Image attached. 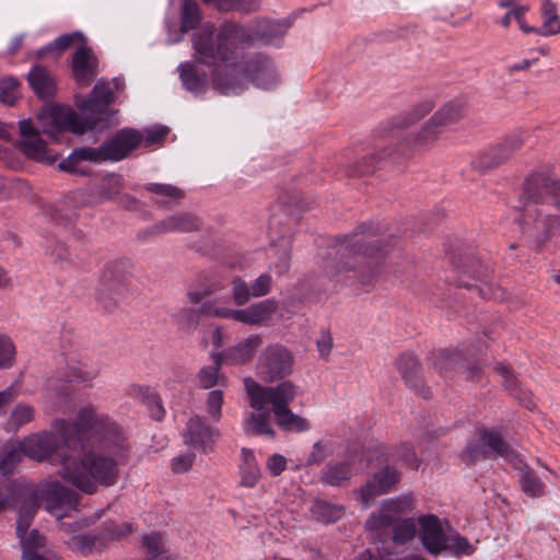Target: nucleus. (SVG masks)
<instances>
[{
  "instance_id": "a211bd4d",
  "label": "nucleus",
  "mask_w": 560,
  "mask_h": 560,
  "mask_svg": "<svg viewBox=\"0 0 560 560\" xmlns=\"http://www.w3.org/2000/svg\"><path fill=\"white\" fill-rule=\"evenodd\" d=\"M114 93L110 83L98 81L92 91L91 97L83 102L81 112L88 117H98V122L107 119V106L113 102Z\"/></svg>"
},
{
  "instance_id": "5701e85b",
  "label": "nucleus",
  "mask_w": 560,
  "mask_h": 560,
  "mask_svg": "<svg viewBox=\"0 0 560 560\" xmlns=\"http://www.w3.org/2000/svg\"><path fill=\"white\" fill-rule=\"evenodd\" d=\"M102 163L107 161L103 144L98 148L82 147L75 148L66 159L60 161L59 168L69 173H79L80 162Z\"/></svg>"
},
{
  "instance_id": "79ce46f5",
  "label": "nucleus",
  "mask_w": 560,
  "mask_h": 560,
  "mask_svg": "<svg viewBox=\"0 0 560 560\" xmlns=\"http://www.w3.org/2000/svg\"><path fill=\"white\" fill-rule=\"evenodd\" d=\"M144 189L160 196L164 205L177 202L185 197L180 188L171 184L150 183L144 186Z\"/></svg>"
},
{
  "instance_id": "6e6d98bb",
  "label": "nucleus",
  "mask_w": 560,
  "mask_h": 560,
  "mask_svg": "<svg viewBox=\"0 0 560 560\" xmlns=\"http://www.w3.org/2000/svg\"><path fill=\"white\" fill-rule=\"evenodd\" d=\"M396 368L407 384H412L417 375L419 363L411 354H402L396 361Z\"/></svg>"
},
{
  "instance_id": "f3484780",
  "label": "nucleus",
  "mask_w": 560,
  "mask_h": 560,
  "mask_svg": "<svg viewBox=\"0 0 560 560\" xmlns=\"http://www.w3.org/2000/svg\"><path fill=\"white\" fill-rule=\"evenodd\" d=\"M143 136L140 131L124 128L108 141L103 143L107 161H120L142 142Z\"/></svg>"
},
{
  "instance_id": "8fccbe9b",
  "label": "nucleus",
  "mask_w": 560,
  "mask_h": 560,
  "mask_svg": "<svg viewBox=\"0 0 560 560\" xmlns=\"http://www.w3.org/2000/svg\"><path fill=\"white\" fill-rule=\"evenodd\" d=\"M16 361V347L12 338L0 334V370L11 369Z\"/></svg>"
},
{
  "instance_id": "39448f33",
  "label": "nucleus",
  "mask_w": 560,
  "mask_h": 560,
  "mask_svg": "<svg viewBox=\"0 0 560 560\" xmlns=\"http://www.w3.org/2000/svg\"><path fill=\"white\" fill-rule=\"evenodd\" d=\"M77 440H81L78 417L71 423L57 419L51 431L33 434L21 441V448L25 456L42 462L50 459L63 446H74Z\"/></svg>"
},
{
  "instance_id": "4468645a",
  "label": "nucleus",
  "mask_w": 560,
  "mask_h": 560,
  "mask_svg": "<svg viewBox=\"0 0 560 560\" xmlns=\"http://www.w3.org/2000/svg\"><path fill=\"white\" fill-rule=\"evenodd\" d=\"M262 343L261 335L250 334L234 346L217 352V360L224 362L225 365H247L254 360Z\"/></svg>"
},
{
  "instance_id": "338daca9",
  "label": "nucleus",
  "mask_w": 560,
  "mask_h": 560,
  "mask_svg": "<svg viewBox=\"0 0 560 560\" xmlns=\"http://www.w3.org/2000/svg\"><path fill=\"white\" fill-rule=\"evenodd\" d=\"M396 457L411 468L416 469L419 467L417 455L412 446L408 443H404L397 448Z\"/></svg>"
},
{
  "instance_id": "052dcab7",
  "label": "nucleus",
  "mask_w": 560,
  "mask_h": 560,
  "mask_svg": "<svg viewBox=\"0 0 560 560\" xmlns=\"http://www.w3.org/2000/svg\"><path fill=\"white\" fill-rule=\"evenodd\" d=\"M131 532V526L128 523L117 524L115 522H106L103 525V530L100 533L101 539L105 540V545L109 540L120 539Z\"/></svg>"
},
{
  "instance_id": "e2e57ef3",
  "label": "nucleus",
  "mask_w": 560,
  "mask_h": 560,
  "mask_svg": "<svg viewBox=\"0 0 560 560\" xmlns=\"http://www.w3.org/2000/svg\"><path fill=\"white\" fill-rule=\"evenodd\" d=\"M196 454L194 452H185L176 455L171 460V469L174 474L187 472L194 465Z\"/></svg>"
},
{
  "instance_id": "473e14b6",
  "label": "nucleus",
  "mask_w": 560,
  "mask_h": 560,
  "mask_svg": "<svg viewBox=\"0 0 560 560\" xmlns=\"http://www.w3.org/2000/svg\"><path fill=\"white\" fill-rule=\"evenodd\" d=\"M552 179L542 174L530 175L524 186V195L532 202L538 203L545 201L549 196Z\"/></svg>"
},
{
  "instance_id": "ea45409f",
  "label": "nucleus",
  "mask_w": 560,
  "mask_h": 560,
  "mask_svg": "<svg viewBox=\"0 0 560 560\" xmlns=\"http://www.w3.org/2000/svg\"><path fill=\"white\" fill-rule=\"evenodd\" d=\"M243 464L241 466V485L253 488L260 478V470L252 451L243 450Z\"/></svg>"
},
{
  "instance_id": "58836bf2",
  "label": "nucleus",
  "mask_w": 560,
  "mask_h": 560,
  "mask_svg": "<svg viewBox=\"0 0 560 560\" xmlns=\"http://www.w3.org/2000/svg\"><path fill=\"white\" fill-rule=\"evenodd\" d=\"M520 485L522 491L530 498H539L546 493V486L536 472L529 467L520 470Z\"/></svg>"
},
{
  "instance_id": "0e129e2a",
  "label": "nucleus",
  "mask_w": 560,
  "mask_h": 560,
  "mask_svg": "<svg viewBox=\"0 0 560 560\" xmlns=\"http://www.w3.org/2000/svg\"><path fill=\"white\" fill-rule=\"evenodd\" d=\"M222 284L220 282H211L208 285L195 290H189L187 296L194 304L200 303L203 299L213 295L221 291Z\"/></svg>"
},
{
  "instance_id": "6ab92c4d",
  "label": "nucleus",
  "mask_w": 560,
  "mask_h": 560,
  "mask_svg": "<svg viewBox=\"0 0 560 560\" xmlns=\"http://www.w3.org/2000/svg\"><path fill=\"white\" fill-rule=\"evenodd\" d=\"M35 515V506L30 509L20 508L16 522V534L20 538L23 552L37 551L45 546V537L36 529L27 533L31 522Z\"/></svg>"
},
{
  "instance_id": "864d4df0",
  "label": "nucleus",
  "mask_w": 560,
  "mask_h": 560,
  "mask_svg": "<svg viewBox=\"0 0 560 560\" xmlns=\"http://www.w3.org/2000/svg\"><path fill=\"white\" fill-rule=\"evenodd\" d=\"M381 156L378 160L385 156H390V153L385 149L377 150L375 153L364 155L360 161H358L350 171V176H362L372 174L375 170V159L374 156Z\"/></svg>"
},
{
  "instance_id": "09e8293b",
  "label": "nucleus",
  "mask_w": 560,
  "mask_h": 560,
  "mask_svg": "<svg viewBox=\"0 0 560 560\" xmlns=\"http://www.w3.org/2000/svg\"><path fill=\"white\" fill-rule=\"evenodd\" d=\"M124 178L118 174L106 175L100 186V195L106 200H116L124 188Z\"/></svg>"
},
{
  "instance_id": "20e7f679",
  "label": "nucleus",
  "mask_w": 560,
  "mask_h": 560,
  "mask_svg": "<svg viewBox=\"0 0 560 560\" xmlns=\"http://www.w3.org/2000/svg\"><path fill=\"white\" fill-rule=\"evenodd\" d=\"M366 226H360L346 236L335 249V256L325 265L327 277L338 284L369 291L380 273L385 255Z\"/></svg>"
},
{
  "instance_id": "c03bdc74",
  "label": "nucleus",
  "mask_w": 560,
  "mask_h": 560,
  "mask_svg": "<svg viewBox=\"0 0 560 560\" xmlns=\"http://www.w3.org/2000/svg\"><path fill=\"white\" fill-rule=\"evenodd\" d=\"M474 546L468 541V539L457 532L447 530V537L445 539V550L450 551L455 556H469L474 552Z\"/></svg>"
},
{
  "instance_id": "dca6fc26",
  "label": "nucleus",
  "mask_w": 560,
  "mask_h": 560,
  "mask_svg": "<svg viewBox=\"0 0 560 560\" xmlns=\"http://www.w3.org/2000/svg\"><path fill=\"white\" fill-rule=\"evenodd\" d=\"M419 536L425 550L439 555L445 550L447 532L444 530L440 518L434 514L422 515L418 518Z\"/></svg>"
},
{
  "instance_id": "ddd939ff",
  "label": "nucleus",
  "mask_w": 560,
  "mask_h": 560,
  "mask_svg": "<svg viewBox=\"0 0 560 560\" xmlns=\"http://www.w3.org/2000/svg\"><path fill=\"white\" fill-rule=\"evenodd\" d=\"M219 438V430L212 428L205 418L198 415L188 419L183 432L184 443L203 453L212 452L213 445Z\"/></svg>"
},
{
  "instance_id": "a19ab883",
  "label": "nucleus",
  "mask_w": 560,
  "mask_h": 560,
  "mask_svg": "<svg viewBox=\"0 0 560 560\" xmlns=\"http://www.w3.org/2000/svg\"><path fill=\"white\" fill-rule=\"evenodd\" d=\"M201 314H203L202 306L199 310L183 307L174 315V320L182 331L192 334L199 325Z\"/></svg>"
},
{
  "instance_id": "f8f14e48",
  "label": "nucleus",
  "mask_w": 560,
  "mask_h": 560,
  "mask_svg": "<svg viewBox=\"0 0 560 560\" xmlns=\"http://www.w3.org/2000/svg\"><path fill=\"white\" fill-rule=\"evenodd\" d=\"M415 499L411 494H401L384 500L377 512L372 513L365 522L369 530L380 532L392 526L400 514L412 511Z\"/></svg>"
},
{
  "instance_id": "4d7b16f0",
  "label": "nucleus",
  "mask_w": 560,
  "mask_h": 560,
  "mask_svg": "<svg viewBox=\"0 0 560 560\" xmlns=\"http://www.w3.org/2000/svg\"><path fill=\"white\" fill-rule=\"evenodd\" d=\"M19 81L12 77L0 80V101L7 105H14L20 96Z\"/></svg>"
},
{
  "instance_id": "9d476101",
  "label": "nucleus",
  "mask_w": 560,
  "mask_h": 560,
  "mask_svg": "<svg viewBox=\"0 0 560 560\" xmlns=\"http://www.w3.org/2000/svg\"><path fill=\"white\" fill-rule=\"evenodd\" d=\"M497 455L505 460L514 462L517 458L515 451L502 436L489 430H481L476 440L469 442L464 451V459L475 462L488 456Z\"/></svg>"
},
{
  "instance_id": "7ed1b4c3",
  "label": "nucleus",
  "mask_w": 560,
  "mask_h": 560,
  "mask_svg": "<svg viewBox=\"0 0 560 560\" xmlns=\"http://www.w3.org/2000/svg\"><path fill=\"white\" fill-rule=\"evenodd\" d=\"M244 387L249 406L255 410L244 422L246 432L273 438L276 432L270 423L271 413L277 425L283 431L301 433L311 430V422L290 409V404L300 394L299 386L292 381L262 386L253 377H245Z\"/></svg>"
},
{
  "instance_id": "aec40b11",
  "label": "nucleus",
  "mask_w": 560,
  "mask_h": 560,
  "mask_svg": "<svg viewBox=\"0 0 560 560\" xmlns=\"http://www.w3.org/2000/svg\"><path fill=\"white\" fill-rule=\"evenodd\" d=\"M433 364L440 374L447 377L451 372H459L465 378H474L476 369L469 366L457 350H441L433 355Z\"/></svg>"
},
{
  "instance_id": "2eb2a0df",
  "label": "nucleus",
  "mask_w": 560,
  "mask_h": 560,
  "mask_svg": "<svg viewBox=\"0 0 560 560\" xmlns=\"http://www.w3.org/2000/svg\"><path fill=\"white\" fill-rule=\"evenodd\" d=\"M399 480V472L393 467H385L374 474L364 486L354 491L362 503L363 509H368L373 500L387 493Z\"/></svg>"
},
{
  "instance_id": "f257e3e1",
  "label": "nucleus",
  "mask_w": 560,
  "mask_h": 560,
  "mask_svg": "<svg viewBox=\"0 0 560 560\" xmlns=\"http://www.w3.org/2000/svg\"><path fill=\"white\" fill-rule=\"evenodd\" d=\"M78 425L81 440H93L100 451H88L80 458L62 456L59 474L80 491L94 494L117 483L130 446L121 427L92 405L79 410Z\"/></svg>"
},
{
  "instance_id": "49530a36",
  "label": "nucleus",
  "mask_w": 560,
  "mask_h": 560,
  "mask_svg": "<svg viewBox=\"0 0 560 560\" xmlns=\"http://www.w3.org/2000/svg\"><path fill=\"white\" fill-rule=\"evenodd\" d=\"M83 35L80 32H74L71 34H63L57 37L55 40L40 48L37 51L38 57H43L49 52L59 55L61 51L66 50L70 47L75 40H82Z\"/></svg>"
},
{
  "instance_id": "b1692460",
  "label": "nucleus",
  "mask_w": 560,
  "mask_h": 560,
  "mask_svg": "<svg viewBox=\"0 0 560 560\" xmlns=\"http://www.w3.org/2000/svg\"><path fill=\"white\" fill-rule=\"evenodd\" d=\"M357 474L351 460L330 462L320 471L319 479L323 483L331 487H346Z\"/></svg>"
},
{
  "instance_id": "13d9d810",
  "label": "nucleus",
  "mask_w": 560,
  "mask_h": 560,
  "mask_svg": "<svg viewBox=\"0 0 560 560\" xmlns=\"http://www.w3.org/2000/svg\"><path fill=\"white\" fill-rule=\"evenodd\" d=\"M232 299L235 305H245L252 298L250 285L240 277L232 280L231 283Z\"/></svg>"
},
{
  "instance_id": "393cba45",
  "label": "nucleus",
  "mask_w": 560,
  "mask_h": 560,
  "mask_svg": "<svg viewBox=\"0 0 560 560\" xmlns=\"http://www.w3.org/2000/svg\"><path fill=\"white\" fill-rule=\"evenodd\" d=\"M278 310V303L267 299L241 308V323L248 326H264Z\"/></svg>"
},
{
  "instance_id": "603ef678",
  "label": "nucleus",
  "mask_w": 560,
  "mask_h": 560,
  "mask_svg": "<svg viewBox=\"0 0 560 560\" xmlns=\"http://www.w3.org/2000/svg\"><path fill=\"white\" fill-rule=\"evenodd\" d=\"M98 370L89 368L85 365H73L68 369L67 378L68 382L91 385L92 382L97 377Z\"/></svg>"
},
{
  "instance_id": "cd10ccee",
  "label": "nucleus",
  "mask_w": 560,
  "mask_h": 560,
  "mask_svg": "<svg viewBox=\"0 0 560 560\" xmlns=\"http://www.w3.org/2000/svg\"><path fill=\"white\" fill-rule=\"evenodd\" d=\"M31 88L39 98L55 95L56 84L51 73L42 66H34L27 75Z\"/></svg>"
},
{
  "instance_id": "9b49d317",
  "label": "nucleus",
  "mask_w": 560,
  "mask_h": 560,
  "mask_svg": "<svg viewBox=\"0 0 560 560\" xmlns=\"http://www.w3.org/2000/svg\"><path fill=\"white\" fill-rule=\"evenodd\" d=\"M22 139L19 141V149L28 159L39 163L52 164L57 161L58 154L51 151L42 139V131L31 120L19 122Z\"/></svg>"
},
{
  "instance_id": "bb28decb",
  "label": "nucleus",
  "mask_w": 560,
  "mask_h": 560,
  "mask_svg": "<svg viewBox=\"0 0 560 560\" xmlns=\"http://www.w3.org/2000/svg\"><path fill=\"white\" fill-rule=\"evenodd\" d=\"M291 25V18L265 21L258 25L255 32V39L266 45H276L285 35Z\"/></svg>"
},
{
  "instance_id": "6e6552de",
  "label": "nucleus",
  "mask_w": 560,
  "mask_h": 560,
  "mask_svg": "<svg viewBox=\"0 0 560 560\" xmlns=\"http://www.w3.org/2000/svg\"><path fill=\"white\" fill-rule=\"evenodd\" d=\"M79 495L61 485L59 481H47L40 485L33 493L31 502L25 503L22 508L30 509L35 506V512L39 504H44L45 510L56 516L62 518L68 516L69 512L77 509Z\"/></svg>"
},
{
  "instance_id": "a18cd8bd",
  "label": "nucleus",
  "mask_w": 560,
  "mask_h": 560,
  "mask_svg": "<svg viewBox=\"0 0 560 560\" xmlns=\"http://www.w3.org/2000/svg\"><path fill=\"white\" fill-rule=\"evenodd\" d=\"M201 20L200 10L196 1L185 0L182 8L180 32L186 33L197 27Z\"/></svg>"
},
{
  "instance_id": "69168bd1",
  "label": "nucleus",
  "mask_w": 560,
  "mask_h": 560,
  "mask_svg": "<svg viewBox=\"0 0 560 560\" xmlns=\"http://www.w3.org/2000/svg\"><path fill=\"white\" fill-rule=\"evenodd\" d=\"M271 285H272L271 276L268 273H261L250 284V291H252L253 298H262V296L267 295L271 290Z\"/></svg>"
},
{
  "instance_id": "5fc2aeb1",
  "label": "nucleus",
  "mask_w": 560,
  "mask_h": 560,
  "mask_svg": "<svg viewBox=\"0 0 560 560\" xmlns=\"http://www.w3.org/2000/svg\"><path fill=\"white\" fill-rule=\"evenodd\" d=\"M143 546L150 560H164V541L162 535L152 533L143 537Z\"/></svg>"
},
{
  "instance_id": "412c9836",
  "label": "nucleus",
  "mask_w": 560,
  "mask_h": 560,
  "mask_svg": "<svg viewBox=\"0 0 560 560\" xmlns=\"http://www.w3.org/2000/svg\"><path fill=\"white\" fill-rule=\"evenodd\" d=\"M72 71L78 83L88 85L97 73V59L91 48L82 45L72 59Z\"/></svg>"
},
{
  "instance_id": "37998d69",
  "label": "nucleus",
  "mask_w": 560,
  "mask_h": 560,
  "mask_svg": "<svg viewBox=\"0 0 560 560\" xmlns=\"http://www.w3.org/2000/svg\"><path fill=\"white\" fill-rule=\"evenodd\" d=\"M392 526L393 541L396 545H404L412 540L417 533V526L413 518L397 520Z\"/></svg>"
},
{
  "instance_id": "4c0bfd02",
  "label": "nucleus",
  "mask_w": 560,
  "mask_h": 560,
  "mask_svg": "<svg viewBox=\"0 0 560 560\" xmlns=\"http://www.w3.org/2000/svg\"><path fill=\"white\" fill-rule=\"evenodd\" d=\"M542 26L539 34L550 36L560 33V15L557 13V7L551 0H542L541 2Z\"/></svg>"
},
{
  "instance_id": "e433bc0d",
  "label": "nucleus",
  "mask_w": 560,
  "mask_h": 560,
  "mask_svg": "<svg viewBox=\"0 0 560 560\" xmlns=\"http://www.w3.org/2000/svg\"><path fill=\"white\" fill-rule=\"evenodd\" d=\"M502 164L503 161H501L500 154L494 144L478 152L470 163L472 170L480 173L492 171Z\"/></svg>"
},
{
  "instance_id": "72a5a7b5",
  "label": "nucleus",
  "mask_w": 560,
  "mask_h": 560,
  "mask_svg": "<svg viewBox=\"0 0 560 560\" xmlns=\"http://www.w3.org/2000/svg\"><path fill=\"white\" fill-rule=\"evenodd\" d=\"M35 418V408L28 404H16L9 413L5 422L8 432H15L23 425L32 422Z\"/></svg>"
},
{
  "instance_id": "3c124183",
  "label": "nucleus",
  "mask_w": 560,
  "mask_h": 560,
  "mask_svg": "<svg viewBox=\"0 0 560 560\" xmlns=\"http://www.w3.org/2000/svg\"><path fill=\"white\" fill-rule=\"evenodd\" d=\"M528 11L527 5H521L517 8H514L513 10L508 11L504 16L500 20V24L504 28H509L511 25V16H514V21L517 22L520 28L528 34V33H537L539 34V28L528 26L525 22V14Z\"/></svg>"
},
{
  "instance_id": "0eeeda50",
  "label": "nucleus",
  "mask_w": 560,
  "mask_h": 560,
  "mask_svg": "<svg viewBox=\"0 0 560 560\" xmlns=\"http://www.w3.org/2000/svg\"><path fill=\"white\" fill-rule=\"evenodd\" d=\"M98 117H88L69 106L60 104L45 105L37 114V125L42 133L56 137L62 131L82 135L98 124Z\"/></svg>"
},
{
  "instance_id": "4be33fe9",
  "label": "nucleus",
  "mask_w": 560,
  "mask_h": 560,
  "mask_svg": "<svg viewBox=\"0 0 560 560\" xmlns=\"http://www.w3.org/2000/svg\"><path fill=\"white\" fill-rule=\"evenodd\" d=\"M124 289V275L116 262L107 264L102 272L97 298L101 302L114 300Z\"/></svg>"
},
{
  "instance_id": "c9c22d12",
  "label": "nucleus",
  "mask_w": 560,
  "mask_h": 560,
  "mask_svg": "<svg viewBox=\"0 0 560 560\" xmlns=\"http://www.w3.org/2000/svg\"><path fill=\"white\" fill-rule=\"evenodd\" d=\"M67 544L73 550L88 556L92 553L93 550L103 548L105 540L101 539L100 534H77L71 536L67 540Z\"/></svg>"
},
{
  "instance_id": "423d86ee",
  "label": "nucleus",
  "mask_w": 560,
  "mask_h": 560,
  "mask_svg": "<svg viewBox=\"0 0 560 560\" xmlns=\"http://www.w3.org/2000/svg\"><path fill=\"white\" fill-rule=\"evenodd\" d=\"M465 114V103L459 100L441 106L418 131L410 135L408 147L416 152H428L442 138L446 127L459 121Z\"/></svg>"
},
{
  "instance_id": "680f3d73",
  "label": "nucleus",
  "mask_w": 560,
  "mask_h": 560,
  "mask_svg": "<svg viewBox=\"0 0 560 560\" xmlns=\"http://www.w3.org/2000/svg\"><path fill=\"white\" fill-rule=\"evenodd\" d=\"M202 312L208 316H214L220 318H232L241 323V308L233 310L226 306H214L211 303L202 304Z\"/></svg>"
},
{
  "instance_id": "774afa93",
  "label": "nucleus",
  "mask_w": 560,
  "mask_h": 560,
  "mask_svg": "<svg viewBox=\"0 0 560 560\" xmlns=\"http://www.w3.org/2000/svg\"><path fill=\"white\" fill-rule=\"evenodd\" d=\"M258 8V0H234V2L221 3V11L240 10L245 12H252L256 11Z\"/></svg>"
},
{
  "instance_id": "de8ad7c7",
  "label": "nucleus",
  "mask_w": 560,
  "mask_h": 560,
  "mask_svg": "<svg viewBox=\"0 0 560 560\" xmlns=\"http://www.w3.org/2000/svg\"><path fill=\"white\" fill-rule=\"evenodd\" d=\"M433 107L434 104L430 101L418 103L408 113L399 117L395 125L399 128H406L413 125L425 117Z\"/></svg>"
},
{
  "instance_id": "bf43d9fd",
  "label": "nucleus",
  "mask_w": 560,
  "mask_h": 560,
  "mask_svg": "<svg viewBox=\"0 0 560 560\" xmlns=\"http://www.w3.org/2000/svg\"><path fill=\"white\" fill-rule=\"evenodd\" d=\"M224 401L222 389H212L206 398L207 413L213 421H219L222 417V406Z\"/></svg>"
},
{
  "instance_id": "1a4fd4ad",
  "label": "nucleus",
  "mask_w": 560,
  "mask_h": 560,
  "mask_svg": "<svg viewBox=\"0 0 560 560\" xmlns=\"http://www.w3.org/2000/svg\"><path fill=\"white\" fill-rule=\"evenodd\" d=\"M294 355L283 345H268L259 354L256 373L265 382H275L293 373Z\"/></svg>"
},
{
  "instance_id": "c85d7f7f",
  "label": "nucleus",
  "mask_w": 560,
  "mask_h": 560,
  "mask_svg": "<svg viewBox=\"0 0 560 560\" xmlns=\"http://www.w3.org/2000/svg\"><path fill=\"white\" fill-rule=\"evenodd\" d=\"M211 359L213 361L212 365L202 366L198 371L196 375L197 384L203 389H209L217 385L225 387L228 378L221 373V368L225 363L217 360V352L211 354Z\"/></svg>"
},
{
  "instance_id": "f704fd0d",
  "label": "nucleus",
  "mask_w": 560,
  "mask_h": 560,
  "mask_svg": "<svg viewBox=\"0 0 560 560\" xmlns=\"http://www.w3.org/2000/svg\"><path fill=\"white\" fill-rule=\"evenodd\" d=\"M526 137V132L516 130L509 133L502 140L494 144L503 163L509 161L517 151L522 149V147L525 143Z\"/></svg>"
},
{
  "instance_id": "2f4dec72",
  "label": "nucleus",
  "mask_w": 560,
  "mask_h": 560,
  "mask_svg": "<svg viewBox=\"0 0 560 560\" xmlns=\"http://www.w3.org/2000/svg\"><path fill=\"white\" fill-rule=\"evenodd\" d=\"M310 512L315 521L323 524H330L339 521L345 515L346 509L341 504L317 499L313 501Z\"/></svg>"
},
{
  "instance_id": "7c9ffc66",
  "label": "nucleus",
  "mask_w": 560,
  "mask_h": 560,
  "mask_svg": "<svg viewBox=\"0 0 560 560\" xmlns=\"http://www.w3.org/2000/svg\"><path fill=\"white\" fill-rule=\"evenodd\" d=\"M495 370L502 377L503 385L508 390H510L511 395L518 399L527 409H533L535 407V402L532 398V394L518 384L516 376L513 375L502 363H499Z\"/></svg>"
},
{
  "instance_id": "a878e982",
  "label": "nucleus",
  "mask_w": 560,
  "mask_h": 560,
  "mask_svg": "<svg viewBox=\"0 0 560 560\" xmlns=\"http://www.w3.org/2000/svg\"><path fill=\"white\" fill-rule=\"evenodd\" d=\"M201 221L192 213L184 212L170 215L155 224L159 233L179 232L187 233L199 230Z\"/></svg>"
},
{
  "instance_id": "c756f323",
  "label": "nucleus",
  "mask_w": 560,
  "mask_h": 560,
  "mask_svg": "<svg viewBox=\"0 0 560 560\" xmlns=\"http://www.w3.org/2000/svg\"><path fill=\"white\" fill-rule=\"evenodd\" d=\"M178 69L179 78L188 91L192 93H201L206 90L208 77L205 72L199 70L196 63L184 62L179 65Z\"/></svg>"
},
{
  "instance_id": "f03ea898",
  "label": "nucleus",
  "mask_w": 560,
  "mask_h": 560,
  "mask_svg": "<svg viewBox=\"0 0 560 560\" xmlns=\"http://www.w3.org/2000/svg\"><path fill=\"white\" fill-rule=\"evenodd\" d=\"M235 27L224 25L219 30L203 25L194 34L192 46L199 63L213 67V84L222 94H238L245 90L244 79L256 88L271 90L280 82L275 63L266 56L257 55L244 67L236 62Z\"/></svg>"
}]
</instances>
